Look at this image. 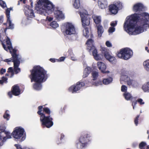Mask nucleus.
Returning a JSON list of instances; mask_svg holds the SVG:
<instances>
[{
	"instance_id": "obj_1",
	"label": "nucleus",
	"mask_w": 149,
	"mask_h": 149,
	"mask_svg": "<svg viewBox=\"0 0 149 149\" xmlns=\"http://www.w3.org/2000/svg\"><path fill=\"white\" fill-rule=\"evenodd\" d=\"M29 77L31 82H35L33 84V88L36 90H40L42 88L41 83L45 82L49 76L47 71L39 65L34 66L30 70Z\"/></svg>"
},
{
	"instance_id": "obj_2",
	"label": "nucleus",
	"mask_w": 149,
	"mask_h": 149,
	"mask_svg": "<svg viewBox=\"0 0 149 149\" xmlns=\"http://www.w3.org/2000/svg\"><path fill=\"white\" fill-rule=\"evenodd\" d=\"M86 44L87 45V49L90 52L92 51L93 55L95 60L97 61L101 60L103 55L110 62L113 63L115 62V58L110 54L108 50L106 48L102 47L101 48L100 50L102 54H98L97 50L94 45V41L92 39H88Z\"/></svg>"
},
{
	"instance_id": "obj_3",
	"label": "nucleus",
	"mask_w": 149,
	"mask_h": 149,
	"mask_svg": "<svg viewBox=\"0 0 149 149\" xmlns=\"http://www.w3.org/2000/svg\"><path fill=\"white\" fill-rule=\"evenodd\" d=\"M37 114L40 116V121L42 126L49 128L53 125V118L50 116L51 111L47 107H43L42 106L38 107Z\"/></svg>"
},
{
	"instance_id": "obj_4",
	"label": "nucleus",
	"mask_w": 149,
	"mask_h": 149,
	"mask_svg": "<svg viewBox=\"0 0 149 149\" xmlns=\"http://www.w3.org/2000/svg\"><path fill=\"white\" fill-rule=\"evenodd\" d=\"M35 6L38 13L45 16L51 14L54 9V6L48 0H39Z\"/></svg>"
},
{
	"instance_id": "obj_5",
	"label": "nucleus",
	"mask_w": 149,
	"mask_h": 149,
	"mask_svg": "<svg viewBox=\"0 0 149 149\" xmlns=\"http://www.w3.org/2000/svg\"><path fill=\"white\" fill-rule=\"evenodd\" d=\"M142 16V22H141L140 25L136 26L135 28L134 31L132 30L134 28H125V30L130 35H136L144 31L148 27V22L149 20V14L147 13H143L141 14Z\"/></svg>"
},
{
	"instance_id": "obj_6",
	"label": "nucleus",
	"mask_w": 149,
	"mask_h": 149,
	"mask_svg": "<svg viewBox=\"0 0 149 149\" xmlns=\"http://www.w3.org/2000/svg\"><path fill=\"white\" fill-rule=\"evenodd\" d=\"M79 14L81 18V22L83 27L84 28L85 31L83 32V35L86 38L90 37H93L91 32H89L88 28L86 26H89L90 24V19L87 11L84 10L82 12H79Z\"/></svg>"
},
{
	"instance_id": "obj_7",
	"label": "nucleus",
	"mask_w": 149,
	"mask_h": 149,
	"mask_svg": "<svg viewBox=\"0 0 149 149\" xmlns=\"http://www.w3.org/2000/svg\"><path fill=\"white\" fill-rule=\"evenodd\" d=\"M141 14L135 13L131 15V17L127 19L124 24V28H134L135 26V22H137L139 19H140L141 22H142V16Z\"/></svg>"
},
{
	"instance_id": "obj_8",
	"label": "nucleus",
	"mask_w": 149,
	"mask_h": 149,
	"mask_svg": "<svg viewBox=\"0 0 149 149\" xmlns=\"http://www.w3.org/2000/svg\"><path fill=\"white\" fill-rule=\"evenodd\" d=\"M133 54L132 50L129 48L122 49L117 52V56L119 58L125 60H127L131 58Z\"/></svg>"
},
{
	"instance_id": "obj_9",
	"label": "nucleus",
	"mask_w": 149,
	"mask_h": 149,
	"mask_svg": "<svg viewBox=\"0 0 149 149\" xmlns=\"http://www.w3.org/2000/svg\"><path fill=\"white\" fill-rule=\"evenodd\" d=\"M91 135L89 133H83L82 134L79 139V142L81 144L80 146L79 147V143H77V148L81 149L86 147L91 140Z\"/></svg>"
},
{
	"instance_id": "obj_10",
	"label": "nucleus",
	"mask_w": 149,
	"mask_h": 149,
	"mask_svg": "<svg viewBox=\"0 0 149 149\" xmlns=\"http://www.w3.org/2000/svg\"><path fill=\"white\" fill-rule=\"evenodd\" d=\"M6 129L5 126L0 131V146L3 145V143L6 141L7 139L11 138L10 133L6 131Z\"/></svg>"
},
{
	"instance_id": "obj_11",
	"label": "nucleus",
	"mask_w": 149,
	"mask_h": 149,
	"mask_svg": "<svg viewBox=\"0 0 149 149\" xmlns=\"http://www.w3.org/2000/svg\"><path fill=\"white\" fill-rule=\"evenodd\" d=\"M85 85V83L80 81L77 82L76 84L71 86L68 88V91L72 93H75L77 92L81 88Z\"/></svg>"
},
{
	"instance_id": "obj_12",
	"label": "nucleus",
	"mask_w": 149,
	"mask_h": 149,
	"mask_svg": "<svg viewBox=\"0 0 149 149\" xmlns=\"http://www.w3.org/2000/svg\"><path fill=\"white\" fill-rule=\"evenodd\" d=\"M24 129L20 127H16L12 133V136L16 139H19L23 135Z\"/></svg>"
},
{
	"instance_id": "obj_13",
	"label": "nucleus",
	"mask_w": 149,
	"mask_h": 149,
	"mask_svg": "<svg viewBox=\"0 0 149 149\" xmlns=\"http://www.w3.org/2000/svg\"><path fill=\"white\" fill-rule=\"evenodd\" d=\"M10 52L12 56L11 58L14 64H20L22 58L19 56V54H17V50L14 49L10 51Z\"/></svg>"
},
{
	"instance_id": "obj_14",
	"label": "nucleus",
	"mask_w": 149,
	"mask_h": 149,
	"mask_svg": "<svg viewBox=\"0 0 149 149\" xmlns=\"http://www.w3.org/2000/svg\"><path fill=\"white\" fill-rule=\"evenodd\" d=\"M20 93L21 90L19 86L17 84H15L12 87L11 91L8 92V95L10 98H11L12 95L17 96L19 95Z\"/></svg>"
},
{
	"instance_id": "obj_15",
	"label": "nucleus",
	"mask_w": 149,
	"mask_h": 149,
	"mask_svg": "<svg viewBox=\"0 0 149 149\" xmlns=\"http://www.w3.org/2000/svg\"><path fill=\"white\" fill-rule=\"evenodd\" d=\"M65 32L67 35L75 34L76 31L74 26L71 23L69 22L66 23Z\"/></svg>"
},
{
	"instance_id": "obj_16",
	"label": "nucleus",
	"mask_w": 149,
	"mask_h": 149,
	"mask_svg": "<svg viewBox=\"0 0 149 149\" xmlns=\"http://www.w3.org/2000/svg\"><path fill=\"white\" fill-rule=\"evenodd\" d=\"M6 42V45L8 46L7 47H6V45H5L4 43L3 42L2 43V45L3 46V47L5 50L7 51L8 49L10 51L12 50V49H14L12 47V44L10 38L8 37H7Z\"/></svg>"
},
{
	"instance_id": "obj_17",
	"label": "nucleus",
	"mask_w": 149,
	"mask_h": 149,
	"mask_svg": "<svg viewBox=\"0 0 149 149\" xmlns=\"http://www.w3.org/2000/svg\"><path fill=\"white\" fill-rule=\"evenodd\" d=\"M97 65L99 69L101 70L103 73H108L109 72L108 71H106V66L105 64L101 62H98L97 63Z\"/></svg>"
},
{
	"instance_id": "obj_18",
	"label": "nucleus",
	"mask_w": 149,
	"mask_h": 149,
	"mask_svg": "<svg viewBox=\"0 0 149 149\" xmlns=\"http://www.w3.org/2000/svg\"><path fill=\"white\" fill-rule=\"evenodd\" d=\"M143 8V5L141 3H138L134 6L133 10L134 11L137 12L142 11Z\"/></svg>"
},
{
	"instance_id": "obj_19",
	"label": "nucleus",
	"mask_w": 149,
	"mask_h": 149,
	"mask_svg": "<svg viewBox=\"0 0 149 149\" xmlns=\"http://www.w3.org/2000/svg\"><path fill=\"white\" fill-rule=\"evenodd\" d=\"M97 3L99 8L101 9H104L107 7L108 3L107 0H98Z\"/></svg>"
},
{
	"instance_id": "obj_20",
	"label": "nucleus",
	"mask_w": 149,
	"mask_h": 149,
	"mask_svg": "<svg viewBox=\"0 0 149 149\" xmlns=\"http://www.w3.org/2000/svg\"><path fill=\"white\" fill-rule=\"evenodd\" d=\"M109 11L111 13L114 14H116L118 10L117 6L114 4H111L109 6Z\"/></svg>"
},
{
	"instance_id": "obj_21",
	"label": "nucleus",
	"mask_w": 149,
	"mask_h": 149,
	"mask_svg": "<svg viewBox=\"0 0 149 149\" xmlns=\"http://www.w3.org/2000/svg\"><path fill=\"white\" fill-rule=\"evenodd\" d=\"M55 17L58 19L64 18V15L61 11L57 10L54 12Z\"/></svg>"
},
{
	"instance_id": "obj_22",
	"label": "nucleus",
	"mask_w": 149,
	"mask_h": 149,
	"mask_svg": "<svg viewBox=\"0 0 149 149\" xmlns=\"http://www.w3.org/2000/svg\"><path fill=\"white\" fill-rule=\"evenodd\" d=\"M25 15L28 17L33 18L35 17L33 11L32 9H28L25 11Z\"/></svg>"
},
{
	"instance_id": "obj_23",
	"label": "nucleus",
	"mask_w": 149,
	"mask_h": 149,
	"mask_svg": "<svg viewBox=\"0 0 149 149\" xmlns=\"http://www.w3.org/2000/svg\"><path fill=\"white\" fill-rule=\"evenodd\" d=\"M127 84L134 88L137 87L139 86L138 82L136 81L130 79L127 81Z\"/></svg>"
},
{
	"instance_id": "obj_24",
	"label": "nucleus",
	"mask_w": 149,
	"mask_h": 149,
	"mask_svg": "<svg viewBox=\"0 0 149 149\" xmlns=\"http://www.w3.org/2000/svg\"><path fill=\"white\" fill-rule=\"evenodd\" d=\"M97 32L98 37H100L104 31L103 27L101 24H99L97 26Z\"/></svg>"
},
{
	"instance_id": "obj_25",
	"label": "nucleus",
	"mask_w": 149,
	"mask_h": 149,
	"mask_svg": "<svg viewBox=\"0 0 149 149\" xmlns=\"http://www.w3.org/2000/svg\"><path fill=\"white\" fill-rule=\"evenodd\" d=\"M91 70V68L89 67L86 68L84 72L83 77L85 78L87 77L90 73Z\"/></svg>"
},
{
	"instance_id": "obj_26",
	"label": "nucleus",
	"mask_w": 149,
	"mask_h": 149,
	"mask_svg": "<svg viewBox=\"0 0 149 149\" xmlns=\"http://www.w3.org/2000/svg\"><path fill=\"white\" fill-rule=\"evenodd\" d=\"M7 23H8L9 25V26L7 27H6L4 29V31L5 32H6L7 29H13L14 28V24L12 23L10 19H7Z\"/></svg>"
},
{
	"instance_id": "obj_27",
	"label": "nucleus",
	"mask_w": 149,
	"mask_h": 149,
	"mask_svg": "<svg viewBox=\"0 0 149 149\" xmlns=\"http://www.w3.org/2000/svg\"><path fill=\"white\" fill-rule=\"evenodd\" d=\"M125 99L127 100H131L133 98L131 94L128 92H126L123 94Z\"/></svg>"
},
{
	"instance_id": "obj_28",
	"label": "nucleus",
	"mask_w": 149,
	"mask_h": 149,
	"mask_svg": "<svg viewBox=\"0 0 149 149\" xmlns=\"http://www.w3.org/2000/svg\"><path fill=\"white\" fill-rule=\"evenodd\" d=\"M113 81V79L111 77L104 78L102 80L103 83L105 85H108L111 83Z\"/></svg>"
},
{
	"instance_id": "obj_29",
	"label": "nucleus",
	"mask_w": 149,
	"mask_h": 149,
	"mask_svg": "<svg viewBox=\"0 0 149 149\" xmlns=\"http://www.w3.org/2000/svg\"><path fill=\"white\" fill-rule=\"evenodd\" d=\"M93 19L97 26L100 24L101 22V19L100 16H95L93 17Z\"/></svg>"
},
{
	"instance_id": "obj_30",
	"label": "nucleus",
	"mask_w": 149,
	"mask_h": 149,
	"mask_svg": "<svg viewBox=\"0 0 149 149\" xmlns=\"http://www.w3.org/2000/svg\"><path fill=\"white\" fill-rule=\"evenodd\" d=\"M143 65L145 69L149 72V59L143 62Z\"/></svg>"
},
{
	"instance_id": "obj_31",
	"label": "nucleus",
	"mask_w": 149,
	"mask_h": 149,
	"mask_svg": "<svg viewBox=\"0 0 149 149\" xmlns=\"http://www.w3.org/2000/svg\"><path fill=\"white\" fill-rule=\"evenodd\" d=\"M142 89L144 92H149V82L143 85Z\"/></svg>"
},
{
	"instance_id": "obj_32",
	"label": "nucleus",
	"mask_w": 149,
	"mask_h": 149,
	"mask_svg": "<svg viewBox=\"0 0 149 149\" xmlns=\"http://www.w3.org/2000/svg\"><path fill=\"white\" fill-rule=\"evenodd\" d=\"M20 64H14V71L15 72V74H17L20 71V69L18 67L19 66Z\"/></svg>"
},
{
	"instance_id": "obj_33",
	"label": "nucleus",
	"mask_w": 149,
	"mask_h": 149,
	"mask_svg": "<svg viewBox=\"0 0 149 149\" xmlns=\"http://www.w3.org/2000/svg\"><path fill=\"white\" fill-rule=\"evenodd\" d=\"M130 78L128 76L126 75H122L120 79V81H123L125 82H127L129 81Z\"/></svg>"
},
{
	"instance_id": "obj_34",
	"label": "nucleus",
	"mask_w": 149,
	"mask_h": 149,
	"mask_svg": "<svg viewBox=\"0 0 149 149\" xmlns=\"http://www.w3.org/2000/svg\"><path fill=\"white\" fill-rule=\"evenodd\" d=\"M9 112L8 110H6L3 115L4 118L7 120H8L10 118V115L9 114Z\"/></svg>"
},
{
	"instance_id": "obj_35",
	"label": "nucleus",
	"mask_w": 149,
	"mask_h": 149,
	"mask_svg": "<svg viewBox=\"0 0 149 149\" xmlns=\"http://www.w3.org/2000/svg\"><path fill=\"white\" fill-rule=\"evenodd\" d=\"M73 6L75 8L78 9L80 6L79 0H74Z\"/></svg>"
},
{
	"instance_id": "obj_36",
	"label": "nucleus",
	"mask_w": 149,
	"mask_h": 149,
	"mask_svg": "<svg viewBox=\"0 0 149 149\" xmlns=\"http://www.w3.org/2000/svg\"><path fill=\"white\" fill-rule=\"evenodd\" d=\"M7 72L8 73H11V75L10 76V78L12 77L14 74V70L12 67H10L8 69Z\"/></svg>"
},
{
	"instance_id": "obj_37",
	"label": "nucleus",
	"mask_w": 149,
	"mask_h": 149,
	"mask_svg": "<svg viewBox=\"0 0 149 149\" xmlns=\"http://www.w3.org/2000/svg\"><path fill=\"white\" fill-rule=\"evenodd\" d=\"M92 76L93 80H95L97 79L99 74L98 72L96 71H93L92 73Z\"/></svg>"
},
{
	"instance_id": "obj_38",
	"label": "nucleus",
	"mask_w": 149,
	"mask_h": 149,
	"mask_svg": "<svg viewBox=\"0 0 149 149\" xmlns=\"http://www.w3.org/2000/svg\"><path fill=\"white\" fill-rule=\"evenodd\" d=\"M61 136L60 138V139H58L56 141V142L58 144H61L62 143V140L65 136L63 134H61Z\"/></svg>"
},
{
	"instance_id": "obj_39",
	"label": "nucleus",
	"mask_w": 149,
	"mask_h": 149,
	"mask_svg": "<svg viewBox=\"0 0 149 149\" xmlns=\"http://www.w3.org/2000/svg\"><path fill=\"white\" fill-rule=\"evenodd\" d=\"M50 26L53 28H56L58 26V24L55 21H53L50 24Z\"/></svg>"
},
{
	"instance_id": "obj_40",
	"label": "nucleus",
	"mask_w": 149,
	"mask_h": 149,
	"mask_svg": "<svg viewBox=\"0 0 149 149\" xmlns=\"http://www.w3.org/2000/svg\"><path fill=\"white\" fill-rule=\"evenodd\" d=\"M114 4L117 6L118 10L119 9H121L123 8V6L122 5V3L120 1L117 2Z\"/></svg>"
},
{
	"instance_id": "obj_41",
	"label": "nucleus",
	"mask_w": 149,
	"mask_h": 149,
	"mask_svg": "<svg viewBox=\"0 0 149 149\" xmlns=\"http://www.w3.org/2000/svg\"><path fill=\"white\" fill-rule=\"evenodd\" d=\"M7 78L3 77L1 78V80H0V84H2L4 83H7Z\"/></svg>"
},
{
	"instance_id": "obj_42",
	"label": "nucleus",
	"mask_w": 149,
	"mask_h": 149,
	"mask_svg": "<svg viewBox=\"0 0 149 149\" xmlns=\"http://www.w3.org/2000/svg\"><path fill=\"white\" fill-rule=\"evenodd\" d=\"M131 102L132 103V105L133 107V109H134V107L135 106L137 102V100H136L134 98H133L131 100Z\"/></svg>"
},
{
	"instance_id": "obj_43",
	"label": "nucleus",
	"mask_w": 149,
	"mask_h": 149,
	"mask_svg": "<svg viewBox=\"0 0 149 149\" xmlns=\"http://www.w3.org/2000/svg\"><path fill=\"white\" fill-rule=\"evenodd\" d=\"M127 87L124 85H123L121 86V91L123 92H125V93L126 92H127Z\"/></svg>"
},
{
	"instance_id": "obj_44",
	"label": "nucleus",
	"mask_w": 149,
	"mask_h": 149,
	"mask_svg": "<svg viewBox=\"0 0 149 149\" xmlns=\"http://www.w3.org/2000/svg\"><path fill=\"white\" fill-rule=\"evenodd\" d=\"M6 17L7 18V19H10V10L8 9H7L6 10Z\"/></svg>"
},
{
	"instance_id": "obj_45",
	"label": "nucleus",
	"mask_w": 149,
	"mask_h": 149,
	"mask_svg": "<svg viewBox=\"0 0 149 149\" xmlns=\"http://www.w3.org/2000/svg\"><path fill=\"white\" fill-rule=\"evenodd\" d=\"M140 115H137L134 119V123L136 126H137L138 124L139 118Z\"/></svg>"
},
{
	"instance_id": "obj_46",
	"label": "nucleus",
	"mask_w": 149,
	"mask_h": 149,
	"mask_svg": "<svg viewBox=\"0 0 149 149\" xmlns=\"http://www.w3.org/2000/svg\"><path fill=\"white\" fill-rule=\"evenodd\" d=\"M146 143L144 142H141L139 144V148L142 149L146 145Z\"/></svg>"
},
{
	"instance_id": "obj_47",
	"label": "nucleus",
	"mask_w": 149,
	"mask_h": 149,
	"mask_svg": "<svg viewBox=\"0 0 149 149\" xmlns=\"http://www.w3.org/2000/svg\"><path fill=\"white\" fill-rule=\"evenodd\" d=\"M137 102L139 103L140 105H143L144 104V102H143V100L141 98H139L137 100Z\"/></svg>"
},
{
	"instance_id": "obj_48",
	"label": "nucleus",
	"mask_w": 149,
	"mask_h": 149,
	"mask_svg": "<svg viewBox=\"0 0 149 149\" xmlns=\"http://www.w3.org/2000/svg\"><path fill=\"white\" fill-rule=\"evenodd\" d=\"M115 31V28L114 27H110L108 30L109 33H112Z\"/></svg>"
},
{
	"instance_id": "obj_49",
	"label": "nucleus",
	"mask_w": 149,
	"mask_h": 149,
	"mask_svg": "<svg viewBox=\"0 0 149 149\" xmlns=\"http://www.w3.org/2000/svg\"><path fill=\"white\" fill-rule=\"evenodd\" d=\"M117 24V22L116 21L115 22H111L110 25L111 26L114 27Z\"/></svg>"
},
{
	"instance_id": "obj_50",
	"label": "nucleus",
	"mask_w": 149,
	"mask_h": 149,
	"mask_svg": "<svg viewBox=\"0 0 149 149\" xmlns=\"http://www.w3.org/2000/svg\"><path fill=\"white\" fill-rule=\"evenodd\" d=\"M102 81L101 80H99L96 82H95V84L96 86H98L99 85H102Z\"/></svg>"
},
{
	"instance_id": "obj_51",
	"label": "nucleus",
	"mask_w": 149,
	"mask_h": 149,
	"mask_svg": "<svg viewBox=\"0 0 149 149\" xmlns=\"http://www.w3.org/2000/svg\"><path fill=\"white\" fill-rule=\"evenodd\" d=\"M68 56H73L74 54L72 52V50L71 49H69L68 52Z\"/></svg>"
},
{
	"instance_id": "obj_52",
	"label": "nucleus",
	"mask_w": 149,
	"mask_h": 149,
	"mask_svg": "<svg viewBox=\"0 0 149 149\" xmlns=\"http://www.w3.org/2000/svg\"><path fill=\"white\" fill-rule=\"evenodd\" d=\"M6 72V69H4L3 68H1L0 70V74L1 75L3 74L4 73Z\"/></svg>"
},
{
	"instance_id": "obj_53",
	"label": "nucleus",
	"mask_w": 149,
	"mask_h": 149,
	"mask_svg": "<svg viewBox=\"0 0 149 149\" xmlns=\"http://www.w3.org/2000/svg\"><path fill=\"white\" fill-rule=\"evenodd\" d=\"M106 45L107 47H111L112 46V45L109 41H107L106 42Z\"/></svg>"
},
{
	"instance_id": "obj_54",
	"label": "nucleus",
	"mask_w": 149,
	"mask_h": 149,
	"mask_svg": "<svg viewBox=\"0 0 149 149\" xmlns=\"http://www.w3.org/2000/svg\"><path fill=\"white\" fill-rule=\"evenodd\" d=\"M15 146L16 148L17 149H22L21 146L19 145L18 144H15Z\"/></svg>"
},
{
	"instance_id": "obj_55",
	"label": "nucleus",
	"mask_w": 149,
	"mask_h": 149,
	"mask_svg": "<svg viewBox=\"0 0 149 149\" xmlns=\"http://www.w3.org/2000/svg\"><path fill=\"white\" fill-rule=\"evenodd\" d=\"M4 61L6 62H13V61L11 58H10L6 59L4 60Z\"/></svg>"
},
{
	"instance_id": "obj_56",
	"label": "nucleus",
	"mask_w": 149,
	"mask_h": 149,
	"mask_svg": "<svg viewBox=\"0 0 149 149\" xmlns=\"http://www.w3.org/2000/svg\"><path fill=\"white\" fill-rule=\"evenodd\" d=\"M65 58V57L62 56V57H60L58 59V61H59L60 62L63 61H64Z\"/></svg>"
},
{
	"instance_id": "obj_57",
	"label": "nucleus",
	"mask_w": 149,
	"mask_h": 149,
	"mask_svg": "<svg viewBox=\"0 0 149 149\" xmlns=\"http://www.w3.org/2000/svg\"><path fill=\"white\" fill-rule=\"evenodd\" d=\"M53 18L52 17H49L48 16H47L46 18V19L48 20L49 22H51Z\"/></svg>"
},
{
	"instance_id": "obj_58",
	"label": "nucleus",
	"mask_w": 149,
	"mask_h": 149,
	"mask_svg": "<svg viewBox=\"0 0 149 149\" xmlns=\"http://www.w3.org/2000/svg\"><path fill=\"white\" fill-rule=\"evenodd\" d=\"M3 22V16L2 15L0 16V24H2Z\"/></svg>"
},
{
	"instance_id": "obj_59",
	"label": "nucleus",
	"mask_w": 149,
	"mask_h": 149,
	"mask_svg": "<svg viewBox=\"0 0 149 149\" xmlns=\"http://www.w3.org/2000/svg\"><path fill=\"white\" fill-rule=\"evenodd\" d=\"M70 57H71V59L72 61H75L77 60L74 54L73 56H70Z\"/></svg>"
},
{
	"instance_id": "obj_60",
	"label": "nucleus",
	"mask_w": 149,
	"mask_h": 149,
	"mask_svg": "<svg viewBox=\"0 0 149 149\" xmlns=\"http://www.w3.org/2000/svg\"><path fill=\"white\" fill-rule=\"evenodd\" d=\"M49 60L52 63H54L55 62V59L54 58H51L49 59Z\"/></svg>"
},
{
	"instance_id": "obj_61",
	"label": "nucleus",
	"mask_w": 149,
	"mask_h": 149,
	"mask_svg": "<svg viewBox=\"0 0 149 149\" xmlns=\"http://www.w3.org/2000/svg\"><path fill=\"white\" fill-rule=\"evenodd\" d=\"M5 126L0 125V131L2 129H3L4 127Z\"/></svg>"
},
{
	"instance_id": "obj_62",
	"label": "nucleus",
	"mask_w": 149,
	"mask_h": 149,
	"mask_svg": "<svg viewBox=\"0 0 149 149\" xmlns=\"http://www.w3.org/2000/svg\"><path fill=\"white\" fill-rule=\"evenodd\" d=\"M145 49L147 51V52L149 53V48L148 49V47H146L145 48Z\"/></svg>"
},
{
	"instance_id": "obj_63",
	"label": "nucleus",
	"mask_w": 149,
	"mask_h": 149,
	"mask_svg": "<svg viewBox=\"0 0 149 149\" xmlns=\"http://www.w3.org/2000/svg\"><path fill=\"white\" fill-rule=\"evenodd\" d=\"M3 5H1V4H0V5L1 6L3 7H4V5H6L5 4V3L4 2H3Z\"/></svg>"
},
{
	"instance_id": "obj_64",
	"label": "nucleus",
	"mask_w": 149,
	"mask_h": 149,
	"mask_svg": "<svg viewBox=\"0 0 149 149\" xmlns=\"http://www.w3.org/2000/svg\"><path fill=\"white\" fill-rule=\"evenodd\" d=\"M9 75V74L8 73H6L5 74V76H6V77L8 76Z\"/></svg>"
}]
</instances>
